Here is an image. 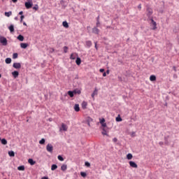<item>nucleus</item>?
Listing matches in <instances>:
<instances>
[{"instance_id":"obj_10","label":"nucleus","mask_w":179,"mask_h":179,"mask_svg":"<svg viewBox=\"0 0 179 179\" xmlns=\"http://www.w3.org/2000/svg\"><path fill=\"white\" fill-rule=\"evenodd\" d=\"M98 92H99V90H97V88H95V89H94V91L93 93L92 94V99H94V96H97Z\"/></svg>"},{"instance_id":"obj_56","label":"nucleus","mask_w":179,"mask_h":179,"mask_svg":"<svg viewBox=\"0 0 179 179\" xmlns=\"http://www.w3.org/2000/svg\"><path fill=\"white\" fill-rule=\"evenodd\" d=\"M15 20H17V17H15Z\"/></svg>"},{"instance_id":"obj_43","label":"nucleus","mask_w":179,"mask_h":179,"mask_svg":"<svg viewBox=\"0 0 179 179\" xmlns=\"http://www.w3.org/2000/svg\"><path fill=\"white\" fill-rule=\"evenodd\" d=\"M33 9H34V10H38V6L36 5L35 6L33 7Z\"/></svg>"},{"instance_id":"obj_49","label":"nucleus","mask_w":179,"mask_h":179,"mask_svg":"<svg viewBox=\"0 0 179 179\" xmlns=\"http://www.w3.org/2000/svg\"><path fill=\"white\" fill-rule=\"evenodd\" d=\"M95 48L97 50V42H95Z\"/></svg>"},{"instance_id":"obj_19","label":"nucleus","mask_w":179,"mask_h":179,"mask_svg":"<svg viewBox=\"0 0 179 179\" xmlns=\"http://www.w3.org/2000/svg\"><path fill=\"white\" fill-rule=\"evenodd\" d=\"M76 64H77V65H80V64H82V60L80 59V57H77L76 60Z\"/></svg>"},{"instance_id":"obj_1","label":"nucleus","mask_w":179,"mask_h":179,"mask_svg":"<svg viewBox=\"0 0 179 179\" xmlns=\"http://www.w3.org/2000/svg\"><path fill=\"white\" fill-rule=\"evenodd\" d=\"M0 43L2 44V45H8V39H6V38L4 36H1Z\"/></svg>"},{"instance_id":"obj_28","label":"nucleus","mask_w":179,"mask_h":179,"mask_svg":"<svg viewBox=\"0 0 179 179\" xmlns=\"http://www.w3.org/2000/svg\"><path fill=\"white\" fill-rule=\"evenodd\" d=\"M74 94H80L82 92L80 90H74L73 91Z\"/></svg>"},{"instance_id":"obj_18","label":"nucleus","mask_w":179,"mask_h":179,"mask_svg":"<svg viewBox=\"0 0 179 179\" xmlns=\"http://www.w3.org/2000/svg\"><path fill=\"white\" fill-rule=\"evenodd\" d=\"M66 169H68V166L66 164L62 165L61 170L62 171H66Z\"/></svg>"},{"instance_id":"obj_2","label":"nucleus","mask_w":179,"mask_h":179,"mask_svg":"<svg viewBox=\"0 0 179 179\" xmlns=\"http://www.w3.org/2000/svg\"><path fill=\"white\" fill-rule=\"evenodd\" d=\"M150 20H151V24L152 26V30H156L157 29V24L156 22L153 20V18H150Z\"/></svg>"},{"instance_id":"obj_3","label":"nucleus","mask_w":179,"mask_h":179,"mask_svg":"<svg viewBox=\"0 0 179 179\" xmlns=\"http://www.w3.org/2000/svg\"><path fill=\"white\" fill-rule=\"evenodd\" d=\"M46 150L50 153H52V150H54V147L51 144H48L46 146Z\"/></svg>"},{"instance_id":"obj_55","label":"nucleus","mask_w":179,"mask_h":179,"mask_svg":"<svg viewBox=\"0 0 179 179\" xmlns=\"http://www.w3.org/2000/svg\"><path fill=\"white\" fill-rule=\"evenodd\" d=\"M159 145H163V142H162V141L159 142Z\"/></svg>"},{"instance_id":"obj_4","label":"nucleus","mask_w":179,"mask_h":179,"mask_svg":"<svg viewBox=\"0 0 179 179\" xmlns=\"http://www.w3.org/2000/svg\"><path fill=\"white\" fill-rule=\"evenodd\" d=\"M99 122L101 124V127H103V128H106V127H107V123L106 122V119H104V118L99 119Z\"/></svg>"},{"instance_id":"obj_22","label":"nucleus","mask_w":179,"mask_h":179,"mask_svg":"<svg viewBox=\"0 0 179 179\" xmlns=\"http://www.w3.org/2000/svg\"><path fill=\"white\" fill-rule=\"evenodd\" d=\"M150 80L151 82H155V80H156V76L155 75H152L150 76Z\"/></svg>"},{"instance_id":"obj_40","label":"nucleus","mask_w":179,"mask_h":179,"mask_svg":"<svg viewBox=\"0 0 179 179\" xmlns=\"http://www.w3.org/2000/svg\"><path fill=\"white\" fill-rule=\"evenodd\" d=\"M68 50H69L68 46L64 47V52H65V53L68 52Z\"/></svg>"},{"instance_id":"obj_17","label":"nucleus","mask_w":179,"mask_h":179,"mask_svg":"<svg viewBox=\"0 0 179 179\" xmlns=\"http://www.w3.org/2000/svg\"><path fill=\"white\" fill-rule=\"evenodd\" d=\"M77 55L76 53H72L70 56V59H76Z\"/></svg>"},{"instance_id":"obj_48","label":"nucleus","mask_w":179,"mask_h":179,"mask_svg":"<svg viewBox=\"0 0 179 179\" xmlns=\"http://www.w3.org/2000/svg\"><path fill=\"white\" fill-rule=\"evenodd\" d=\"M103 77L107 76V73L104 72V73H103Z\"/></svg>"},{"instance_id":"obj_12","label":"nucleus","mask_w":179,"mask_h":179,"mask_svg":"<svg viewBox=\"0 0 179 179\" xmlns=\"http://www.w3.org/2000/svg\"><path fill=\"white\" fill-rule=\"evenodd\" d=\"M12 75H13V78H15L16 79V78H17V76H19V71H15L12 72Z\"/></svg>"},{"instance_id":"obj_52","label":"nucleus","mask_w":179,"mask_h":179,"mask_svg":"<svg viewBox=\"0 0 179 179\" xmlns=\"http://www.w3.org/2000/svg\"><path fill=\"white\" fill-rule=\"evenodd\" d=\"M41 179H48V177H43Z\"/></svg>"},{"instance_id":"obj_20","label":"nucleus","mask_w":179,"mask_h":179,"mask_svg":"<svg viewBox=\"0 0 179 179\" xmlns=\"http://www.w3.org/2000/svg\"><path fill=\"white\" fill-rule=\"evenodd\" d=\"M62 24H63L64 27H65L66 29H68V27H69V24H68V22H66V21H64L62 22Z\"/></svg>"},{"instance_id":"obj_32","label":"nucleus","mask_w":179,"mask_h":179,"mask_svg":"<svg viewBox=\"0 0 179 179\" xmlns=\"http://www.w3.org/2000/svg\"><path fill=\"white\" fill-rule=\"evenodd\" d=\"M11 15H12V11L5 13V16H6L7 17H9V16H11Z\"/></svg>"},{"instance_id":"obj_50","label":"nucleus","mask_w":179,"mask_h":179,"mask_svg":"<svg viewBox=\"0 0 179 179\" xmlns=\"http://www.w3.org/2000/svg\"><path fill=\"white\" fill-rule=\"evenodd\" d=\"M13 2H14V3H16V2H17V0H12Z\"/></svg>"},{"instance_id":"obj_8","label":"nucleus","mask_w":179,"mask_h":179,"mask_svg":"<svg viewBox=\"0 0 179 179\" xmlns=\"http://www.w3.org/2000/svg\"><path fill=\"white\" fill-rule=\"evenodd\" d=\"M147 16L148 17H150V16H152V15L153 14V10H152V9H150V8H148V10H147Z\"/></svg>"},{"instance_id":"obj_47","label":"nucleus","mask_w":179,"mask_h":179,"mask_svg":"<svg viewBox=\"0 0 179 179\" xmlns=\"http://www.w3.org/2000/svg\"><path fill=\"white\" fill-rule=\"evenodd\" d=\"M99 72H101V73H103V72H104V69H101L99 70Z\"/></svg>"},{"instance_id":"obj_39","label":"nucleus","mask_w":179,"mask_h":179,"mask_svg":"<svg viewBox=\"0 0 179 179\" xmlns=\"http://www.w3.org/2000/svg\"><path fill=\"white\" fill-rule=\"evenodd\" d=\"M17 57H18L17 53H13V59H16V58H17Z\"/></svg>"},{"instance_id":"obj_24","label":"nucleus","mask_w":179,"mask_h":179,"mask_svg":"<svg viewBox=\"0 0 179 179\" xmlns=\"http://www.w3.org/2000/svg\"><path fill=\"white\" fill-rule=\"evenodd\" d=\"M58 169V166L57 164H52L51 166L52 171H54V170H57Z\"/></svg>"},{"instance_id":"obj_13","label":"nucleus","mask_w":179,"mask_h":179,"mask_svg":"<svg viewBox=\"0 0 179 179\" xmlns=\"http://www.w3.org/2000/svg\"><path fill=\"white\" fill-rule=\"evenodd\" d=\"M74 110L76 111V113H79L80 111V108L79 107V104H76L74 106Z\"/></svg>"},{"instance_id":"obj_5","label":"nucleus","mask_w":179,"mask_h":179,"mask_svg":"<svg viewBox=\"0 0 179 179\" xmlns=\"http://www.w3.org/2000/svg\"><path fill=\"white\" fill-rule=\"evenodd\" d=\"M129 164L130 167H132L133 169H138V164H136L134 161H130Z\"/></svg>"},{"instance_id":"obj_38","label":"nucleus","mask_w":179,"mask_h":179,"mask_svg":"<svg viewBox=\"0 0 179 179\" xmlns=\"http://www.w3.org/2000/svg\"><path fill=\"white\" fill-rule=\"evenodd\" d=\"M57 159H58V160H59L60 162H64V157H62V156H61V155H59V156L57 157Z\"/></svg>"},{"instance_id":"obj_23","label":"nucleus","mask_w":179,"mask_h":179,"mask_svg":"<svg viewBox=\"0 0 179 179\" xmlns=\"http://www.w3.org/2000/svg\"><path fill=\"white\" fill-rule=\"evenodd\" d=\"M17 40H19L20 41H23L24 40V37L22 35H19L17 37Z\"/></svg>"},{"instance_id":"obj_41","label":"nucleus","mask_w":179,"mask_h":179,"mask_svg":"<svg viewBox=\"0 0 179 179\" xmlns=\"http://www.w3.org/2000/svg\"><path fill=\"white\" fill-rule=\"evenodd\" d=\"M100 17H97V22H96V27H99V26H100V21H99Z\"/></svg>"},{"instance_id":"obj_34","label":"nucleus","mask_w":179,"mask_h":179,"mask_svg":"<svg viewBox=\"0 0 179 179\" xmlns=\"http://www.w3.org/2000/svg\"><path fill=\"white\" fill-rule=\"evenodd\" d=\"M5 61H6V64H10V62H12V59L6 58Z\"/></svg>"},{"instance_id":"obj_25","label":"nucleus","mask_w":179,"mask_h":179,"mask_svg":"<svg viewBox=\"0 0 179 179\" xmlns=\"http://www.w3.org/2000/svg\"><path fill=\"white\" fill-rule=\"evenodd\" d=\"M67 94H69V96H70V97H73L75 93L73 92V91H69L67 92Z\"/></svg>"},{"instance_id":"obj_57","label":"nucleus","mask_w":179,"mask_h":179,"mask_svg":"<svg viewBox=\"0 0 179 179\" xmlns=\"http://www.w3.org/2000/svg\"><path fill=\"white\" fill-rule=\"evenodd\" d=\"M2 78V75L0 74V78Z\"/></svg>"},{"instance_id":"obj_58","label":"nucleus","mask_w":179,"mask_h":179,"mask_svg":"<svg viewBox=\"0 0 179 179\" xmlns=\"http://www.w3.org/2000/svg\"><path fill=\"white\" fill-rule=\"evenodd\" d=\"M0 141H1V138H0Z\"/></svg>"},{"instance_id":"obj_53","label":"nucleus","mask_w":179,"mask_h":179,"mask_svg":"<svg viewBox=\"0 0 179 179\" xmlns=\"http://www.w3.org/2000/svg\"><path fill=\"white\" fill-rule=\"evenodd\" d=\"M24 26H27V24L26 22H23Z\"/></svg>"},{"instance_id":"obj_46","label":"nucleus","mask_w":179,"mask_h":179,"mask_svg":"<svg viewBox=\"0 0 179 179\" xmlns=\"http://www.w3.org/2000/svg\"><path fill=\"white\" fill-rule=\"evenodd\" d=\"M138 9H142V4H139L138 6Z\"/></svg>"},{"instance_id":"obj_9","label":"nucleus","mask_w":179,"mask_h":179,"mask_svg":"<svg viewBox=\"0 0 179 179\" xmlns=\"http://www.w3.org/2000/svg\"><path fill=\"white\" fill-rule=\"evenodd\" d=\"M92 33L94 34H99V33H100V30L97 27H94L92 29Z\"/></svg>"},{"instance_id":"obj_42","label":"nucleus","mask_w":179,"mask_h":179,"mask_svg":"<svg viewBox=\"0 0 179 179\" xmlns=\"http://www.w3.org/2000/svg\"><path fill=\"white\" fill-rule=\"evenodd\" d=\"M85 166H86L87 167H90V162H86L85 163Z\"/></svg>"},{"instance_id":"obj_31","label":"nucleus","mask_w":179,"mask_h":179,"mask_svg":"<svg viewBox=\"0 0 179 179\" xmlns=\"http://www.w3.org/2000/svg\"><path fill=\"white\" fill-rule=\"evenodd\" d=\"M92 41H86V45H87V47H88L89 48H90V46L92 45Z\"/></svg>"},{"instance_id":"obj_30","label":"nucleus","mask_w":179,"mask_h":179,"mask_svg":"<svg viewBox=\"0 0 179 179\" xmlns=\"http://www.w3.org/2000/svg\"><path fill=\"white\" fill-rule=\"evenodd\" d=\"M17 170H19L20 171H24V166H18Z\"/></svg>"},{"instance_id":"obj_37","label":"nucleus","mask_w":179,"mask_h":179,"mask_svg":"<svg viewBox=\"0 0 179 179\" xmlns=\"http://www.w3.org/2000/svg\"><path fill=\"white\" fill-rule=\"evenodd\" d=\"M40 145H44V143H45V139L42 138L40 141H39Z\"/></svg>"},{"instance_id":"obj_26","label":"nucleus","mask_w":179,"mask_h":179,"mask_svg":"<svg viewBox=\"0 0 179 179\" xmlns=\"http://www.w3.org/2000/svg\"><path fill=\"white\" fill-rule=\"evenodd\" d=\"M1 142L2 145H8V141H6V139H5V138H2L1 140Z\"/></svg>"},{"instance_id":"obj_35","label":"nucleus","mask_w":179,"mask_h":179,"mask_svg":"<svg viewBox=\"0 0 179 179\" xmlns=\"http://www.w3.org/2000/svg\"><path fill=\"white\" fill-rule=\"evenodd\" d=\"M116 121L117 122H121V121H122V118H121V117L118 115V117H116Z\"/></svg>"},{"instance_id":"obj_51","label":"nucleus","mask_w":179,"mask_h":179,"mask_svg":"<svg viewBox=\"0 0 179 179\" xmlns=\"http://www.w3.org/2000/svg\"><path fill=\"white\" fill-rule=\"evenodd\" d=\"M19 15H23V11H20V13H19Z\"/></svg>"},{"instance_id":"obj_29","label":"nucleus","mask_w":179,"mask_h":179,"mask_svg":"<svg viewBox=\"0 0 179 179\" xmlns=\"http://www.w3.org/2000/svg\"><path fill=\"white\" fill-rule=\"evenodd\" d=\"M132 157H133L132 154H131V153L127 154V159L128 160H131V159H132Z\"/></svg>"},{"instance_id":"obj_6","label":"nucleus","mask_w":179,"mask_h":179,"mask_svg":"<svg viewBox=\"0 0 179 179\" xmlns=\"http://www.w3.org/2000/svg\"><path fill=\"white\" fill-rule=\"evenodd\" d=\"M13 66L15 69H20V68H22V65L20 64V63H14L13 64Z\"/></svg>"},{"instance_id":"obj_21","label":"nucleus","mask_w":179,"mask_h":179,"mask_svg":"<svg viewBox=\"0 0 179 179\" xmlns=\"http://www.w3.org/2000/svg\"><path fill=\"white\" fill-rule=\"evenodd\" d=\"M8 29H9L10 33H13V31H15V27H13V24L10 25Z\"/></svg>"},{"instance_id":"obj_7","label":"nucleus","mask_w":179,"mask_h":179,"mask_svg":"<svg viewBox=\"0 0 179 179\" xmlns=\"http://www.w3.org/2000/svg\"><path fill=\"white\" fill-rule=\"evenodd\" d=\"M60 131H68V126L64 123L62 124V127L60 128Z\"/></svg>"},{"instance_id":"obj_33","label":"nucleus","mask_w":179,"mask_h":179,"mask_svg":"<svg viewBox=\"0 0 179 179\" xmlns=\"http://www.w3.org/2000/svg\"><path fill=\"white\" fill-rule=\"evenodd\" d=\"M102 135H106V136H108V134H107V130H106L105 128H103Z\"/></svg>"},{"instance_id":"obj_15","label":"nucleus","mask_w":179,"mask_h":179,"mask_svg":"<svg viewBox=\"0 0 179 179\" xmlns=\"http://www.w3.org/2000/svg\"><path fill=\"white\" fill-rule=\"evenodd\" d=\"M20 47H21V48H27V47H29V44L22 43H20Z\"/></svg>"},{"instance_id":"obj_16","label":"nucleus","mask_w":179,"mask_h":179,"mask_svg":"<svg viewBox=\"0 0 179 179\" xmlns=\"http://www.w3.org/2000/svg\"><path fill=\"white\" fill-rule=\"evenodd\" d=\"M87 107V102L83 101V103H82V108H83V110H86Z\"/></svg>"},{"instance_id":"obj_27","label":"nucleus","mask_w":179,"mask_h":179,"mask_svg":"<svg viewBox=\"0 0 179 179\" xmlns=\"http://www.w3.org/2000/svg\"><path fill=\"white\" fill-rule=\"evenodd\" d=\"M8 155L10 156V157H15V152L9 151L8 152Z\"/></svg>"},{"instance_id":"obj_36","label":"nucleus","mask_w":179,"mask_h":179,"mask_svg":"<svg viewBox=\"0 0 179 179\" xmlns=\"http://www.w3.org/2000/svg\"><path fill=\"white\" fill-rule=\"evenodd\" d=\"M81 177H83V178H85V177L87 176L86 172H80Z\"/></svg>"},{"instance_id":"obj_44","label":"nucleus","mask_w":179,"mask_h":179,"mask_svg":"<svg viewBox=\"0 0 179 179\" xmlns=\"http://www.w3.org/2000/svg\"><path fill=\"white\" fill-rule=\"evenodd\" d=\"M20 19H21L20 22H23V20L24 19V15H21Z\"/></svg>"},{"instance_id":"obj_45","label":"nucleus","mask_w":179,"mask_h":179,"mask_svg":"<svg viewBox=\"0 0 179 179\" xmlns=\"http://www.w3.org/2000/svg\"><path fill=\"white\" fill-rule=\"evenodd\" d=\"M118 141V139L117 138H114L113 139V142H117Z\"/></svg>"},{"instance_id":"obj_14","label":"nucleus","mask_w":179,"mask_h":179,"mask_svg":"<svg viewBox=\"0 0 179 179\" xmlns=\"http://www.w3.org/2000/svg\"><path fill=\"white\" fill-rule=\"evenodd\" d=\"M28 163H29L31 166H34V164H36V161L33 160V159H29Z\"/></svg>"},{"instance_id":"obj_54","label":"nucleus","mask_w":179,"mask_h":179,"mask_svg":"<svg viewBox=\"0 0 179 179\" xmlns=\"http://www.w3.org/2000/svg\"><path fill=\"white\" fill-rule=\"evenodd\" d=\"M106 73L108 75V73H110V71L108 70V71H106Z\"/></svg>"},{"instance_id":"obj_11","label":"nucleus","mask_w":179,"mask_h":179,"mask_svg":"<svg viewBox=\"0 0 179 179\" xmlns=\"http://www.w3.org/2000/svg\"><path fill=\"white\" fill-rule=\"evenodd\" d=\"M31 6H33V3H31V2L25 3V7L27 8V9H30V8H31Z\"/></svg>"}]
</instances>
